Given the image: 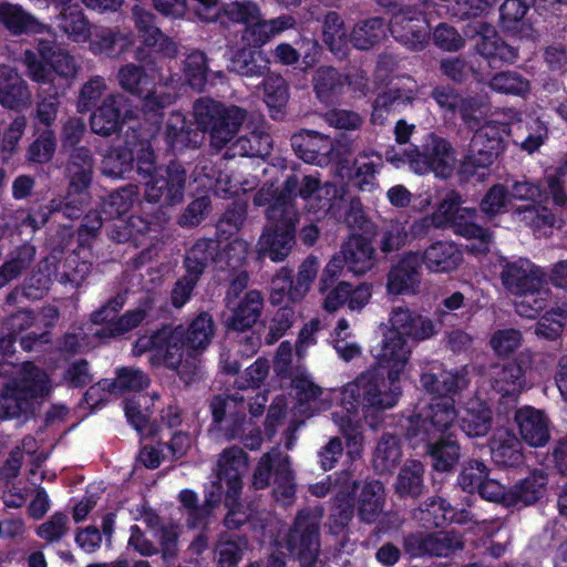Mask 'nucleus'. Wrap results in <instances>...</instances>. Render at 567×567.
Instances as JSON below:
<instances>
[{"label":"nucleus","instance_id":"obj_50","mask_svg":"<svg viewBox=\"0 0 567 567\" xmlns=\"http://www.w3.org/2000/svg\"><path fill=\"white\" fill-rule=\"evenodd\" d=\"M198 132L190 127L185 116L179 112H173L165 125V138L174 150H183L188 146H197Z\"/></svg>","mask_w":567,"mask_h":567},{"label":"nucleus","instance_id":"obj_3","mask_svg":"<svg viewBox=\"0 0 567 567\" xmlns=\"http://www.w3.org/2000/svg\"><path fill=\"white\" fill-rule=\"evenodd\" d=\"M421 383L434 398L426 409L410 420L408 434L412 440L420 436V441H431L446 434L454 423L457 413L451 395L467 385V370L447 371L439 361H432L424 368Z\"/></svg>","mask_w":567,"mask_h":567},{"label":"nucleus","instance_id":"obj_47","mask_svg":"<svg viewBox=\"0 0 567 567\" xmlns=\"http://www.w3.org/2000/svg\"><path fill=\"white\" fill-rule=\"evenodd\" d=\"M134 42L131 32L124 33L118 29L104 28L99 30L90 41V51L94 54L115 56L126 51Z\"/></svg>","mask_w":567,"mask_h":567},{"label":"nucleus","instance_id":"obj_36","mask_svg":"<svg viewBox=\"0 0 567 567\" xmlns=\"http://www.w3.org/2000/svg\"><path fill=\"white\" fill-rule=\"evenodd\" d=\"M461 430L470 437L486 435L492 426V411L478 398L471 399L457 412Z\"/></svg>","mask_w":567,"mask_h":567},{"label":"nucleus","instance_id":"obj_64","mask_svg":"<svg viewBox=\"0 0 567 567\" xmlns=\"http://www.w3.org/2000/svg\"><path fill=\"white\" fill-rule=\"evenodd\" d=\"M138 198V189L135 185H128L112 193L102 205L106 218H117L127 213Z\"/></svg>","mask_w":567,"mask_h":567},{"label":"nucleus","instance_id":"obj_53","mask_svg":"<svg viewBox=\"0 0 567 567\" xmlns=\"http://www.w3.org/2000/svg\"><path fill=\"white\" fill-rule=\"evenodd\" d=\"M384 501V487L378 482H369L363 485L359 499L358 511L360 518L365 523H373L382 513Z\"/></svg>","mask_w":567,"mask_h":567},{"label":"nucleus","instance_id":"obj_52","mask_svg":"<svg viewBox=\"0 0 567 567\" xmlns=\"http://www.w3.org/2000/svg\"><path fill=\"white\" fill-rule=\"evenodd\" d=\"M421 512L423 514L421 520L436 527L453 522L462 524L470 519L467 512H457L441 497H432L426 501L425 509Z\"/></svg>","mask_w":567,"mask_h":567},{"label":"nucleus","instance_id":"obj_48","mask_svg":"<svg viewBox=\"0 0 567 567\" xmlns=\"http://www.w3.org/2000/svg\"><path fill=\"white\" fill-rule=\"evenodd\" d=\"M425 442L435 471L447 472L457 464L461 456L460 445L451 439L450 434Z\"/></svg>","mask_w":567,"mask_h":567},{"label":"nucleus","instance_id":"obj_42","mask_svg":"<svg viewBox=\"0 0 567 567\" xmlns=\"http://www.w3.org/2000/svg\"><path fill=\"white\" fill-rule=\"evenodd\" d=\"M476 210L474 208L462 207L455 218L452 220L450 228L455 234L470 239H477V245H472L470 249L473 252H486L491 243V234L487 229L474 223Z\"/></svg>","mask_w":567,"mask_h":567},{"label":"nucleus","instance_id":"obj_9","mask_svg":"<svg viewBox=\"0 0 567 567\" xmlns=\"http://www.w3.org/2000/svg\"><path fill=\"white\" fill-rule=\"evenodd\" d=\"M223 10L230 21L247 25L243 40L255 48L262 47L296 24V20L288 14L269 20L261 19L259 7L251 1L233 2L225 6Z\"/></svg>","mask_w":567,"mask_h":567},{"label":"nucleus","instance_id":"obj_61","mask_svg":"<svg viewBox=\"0 0 567 567\" xmlns=\"http://www.w3.org/2000/svg\"><path fill=\"white\" fill-rule=\"evenodd\" d=\"M401 456L402 452L398 440L392 435H383L374 451L373 466L379 473L391 472Z\"/></svg>","mask_w":567,"mask_h":567},{"label":"nucleus","instance_id":"obj_2","mask_svg":"<svg viewBox=\"0 0 567 567\" xmlns=\"http://www.w3.org/2000/svg\"><path fill=\"white\" fill-rule=\"evenodd\" d=\"M215 333V324L210 315L199 313L189 324L187 331L183 327L173 330H163L152 338H140L134 352L137 355L152 351L151 361L153 364L163 363L175 370L179 378L190 383L198 371V360L185 350L202 351L208 347Z\"/></svg>","mask_w":567,"mask_h":567},{"label":"nucleus","instance_id":"obj_40","mask_svg":"<svg viewBox=\"0 0 567 567\" xmlns=\"http://www.w3.org/2000/svg\"><path fill=\"white\" fill-rule=\"evenodd\" d=\"M59 7L61 9L56 18L58 29L72 42L84 43L89 41L92 34L91 24L82 9L78 4L71 3Z\"/></svg>","mask_w":567,"mask_h":567},{"label":"nucleus","instance_id":"obj_55","mask_svg":"<svg viewBox=\"0 0 567 567\" xmlns=\"http://www.w3.org/2000/svg\"><path fill=\"white\" fill-rule=\"evenodd\" d=\"M130 133L126 134L124 147H115L111 150L102 161V172L104 175L121 178L133 168V148Z\"/></svg>","mask_w":567,"mask_h":567},{"label":"nucleus","instance_id":"obj_22","mask_svg":"<svg viewBox=\"0 0 567 567\" xmlns=\"http://www.w3.org/2000/svg\"><path fill=\"white\" fill-rule=\"evenodd\" d=\"M124 303V297L118 295L92 315V322L94 324H104L102 329L94 331V336L99 338L121 336L136 328L146 318L147 303H144L134 310L125 312L122 317L114 319Z\"/></svg>","mask_w":567,"mask_h":567},{"label":"nucleus","instance_id":"obj_32","mask_svg":"<svg viewBox=\"0 0 567 567\" xmlns=\"http://www.w3.org/2000/svg\"><path fill=\"white\" fill-rule=\"evenodd\" d=\"M262 296L258 290H249L240 299H229L226 305L231 312L228 326L238 331L251 328L260 317Z\"/></svg>","mask_w":567,"mask_h":567},{"label":"nucleus","instance_id":"obj_1","mask_svg":"<svg viewBox=\"0 0 567 567\" xmlns=\"http://www.w3.org/2000/svg\"><path fill=\"white\" fill-rule=\"evenodd\" d=\"M411 353L408 340L384 334L377 354L378 367L361 373L338 391L340 411L333 413V422L347 439L352 458L360 456L362 451L361 419L374 411L392 409L398 403L402 393L400 381Z\"/></svg>","mask_w":567,"mask_h":567},{"label":"nucleus","instance_id":"obj_14","mask_svg":"<svg viewBox=\"0 0 567 567\" xmlns=\"http://www.w3.org/2000/svg\"><path fill=\"white\" fill-rule=\"evenodd\" d=\"M38 54L27 50L24 64L29 76L40 84L54 81V73L69 79L76 74L78 68L74 59L63 50L55 48L51 42L39 40Z\"/></svg>","mask_w":567,"mask_h":567},{"label":"nucleus","instance_id":"obj_7","mask_svg":"<svg viewBox=\"0 0 567 567\" xmlns=\"http://www.w3.org/2000/svg\"><path fill=\"white\" fill-rule=\"evenodd\" d=\"M274 370L281 379H290L296 394V409L300 414L311 416L330 406V399L336 393L329 391L323 395V390L317 385L306 368L292 363V347L289 342H282L276 353Z\"/></svg>","mask_w":567,"mask_h":567},{"label":"nucleus","instance_id":"obj_12","mask_svg":"<svg viewBox=\"0 0 567 567\" xmlns=\"http://www.w3.org/2000/svg\"><path fill=\"white\" fill-rule=\"evenodd\" d=\"M511 204L523 202L525 204L515 207L513 215L515 220L532 227L535 230L555 227L557 219L545 206L540 205L545 192L538 183L527 179L516 181L508 192Z\"/></svg>","mask_w":567,"mask_h":567},{"label":"nucleus","instance_id":"obj_17","mask_svg":"<svg viewBox=\"0 0 567 567\" xmlns=\"http://www.w3.org/2000/svg\"><path fill=\"white\" fill-rule=\"evenodd\" d=\"M508 134L507 123L498 120L486 122L475 131L462 169L472 174L471 167L486 168L503 151V138Z\"/></svg>","mask_w":567,"mask_h":567},{"label":"nucleus","instance_id":"obj_26","mask_svg":"<svg viewBox=\"0 0 567 567\" xmlns=\"http://www.w3.org/2000/svg\"><path fill=\"white\" fill-rule=\"evenodd\" d=\"M86 255V251L81 248L79 252L71 254L65 261V270L59 274L51 271L50 267H54V262L49 258L44 259L39 265V274L33 275L31 278V286L40 292L48 290L52 281V276L63 284H71L73 287H79L91 271V264L86 260H80V254Z\"/></svg>","mask_w":567,"mask_h":567},{"label":"nucleus","instance_id":"obj_59","mask_svg":"<svg viewBox=\"0 0 567 567\" xmlns=\"http://www.w3.org/2000/svg\"><path fill=\"white\" fill-rule=\"evenodd\" d=\"M424 468L419 461H408L400 470L395 492L400 496L416 497L422 493Z\"/></svg>","mask_w":567,"mask_h":567},{"label":"nucleus","instance_id":"obj_34","mask_svg":"<svg viewBox=\"0 0 567 567\" xmlns=\"http://www.w3.org/2000/svg\"><path fill=\"white\" fill-rule=\"evenodd\" d=\"M135 28L145 45L154 48L167 56H174L177 53L176 44L165 37L154 24V16L142 8L135 6L132 9Z\"/></svg>","mask_w":567,"mask_h":567},{"label":"nucleus","instance_id":"obj_18","mask_svg":"<svg viewBox=\"0 0 567 567\" xmlns=\"http://www.w3.org/2000/svg\"><path fill=\"white\" fill-rule=\"evenodd\" d=\"M321 519L319 511H301L288 535L286 547L296 555L301 567H312L319 551L318 529Z\"/></svg>","mask_w":567,"mask_h":567},{"label":"nucleus","instance_id":"obj_63","mask_svg":"<svg viewBox=\"0 0 567 567\" xmlns=\"http://www.w3.org/2000/svg\"><path fill=\"white\" fill-rule=\"evenodd\" d=\"M492 90L503 94L525 97L530 92V82L516 71H505L489 80Z\"/></svg>","mask_w":567,"mask_h":567},{"label":"nucleus","instance_id":"obj_21","mask_svg":"<svg viewBox=\"0 0 567 567\" xmlns=\"http://www.w3.org/2000/svg\"><path fill=\"white\" fill-rule=\"evenodd\" d=\"M291 146L296 154L306 163L326 165L330 162L340 163L349 147L334 143L330 137L313 131H302L291 137Z\"/></svg>","mask_w":567,"mask_h":567},{"label":"nucleus","instance_id":"obj_49","mask_svg":"<svg viewBox=\"0 0 567 567\" xmlns=\"http://www.w3.org/2000/svg\"><path fill=\"white\" fill-rule=\"evenodd\" d=\"M0 22L14 34L40 33L44 29V25L22 7L7 2L0 3Z\"/></svg>","mask_w":567,"mask_h":567},{"label":"nucleus","instance_id":"obj_35","mask_svg":"<svg viewBox=\"0 0 567 567\" xmlns=\"http://www.w3.org/2000/svg\"><path fill=\"white\" fill-rule=\"evenodd\" d=\"M491 378L493 389L503 398L515 399L532 386L523 368L516 362L494 367Z\"/></svg>","mask_w":567,"mask_h":567},{"label":"nucleus","instance_id":"obj_15","mask_svg":"<svg viewBox=\"0 0 567 567\" xmlns=\"http://www.w3.org/2000/svg\"><path fill=\"white\" fill-rule=\"evenodd\" d=\"M244 220L245 208L241 205H237L235 209L227 212L217 225L220 239H227L226 235L231 236L238 231ZM220 244L221 240L217 243L212 239H199L196 241L185 258L186 274L198 279L209 261L219 264L217 261L218 256L215 257V252Z\"/></svg>","mask_w":567,"mask_h":567},{"label":"nucleus","instance_id":"obj_37","mask_svg":"<svg viewBox=\"0 0 567 567\" xmlns=\"http://www.w3.org/2000/svg\"><path fill=\"white\" fill-rule=\"evenodd\" d=\"M150 385L148 377L140 369L121 368L116 371L114 380L105 379L92 386L87 392V399H93L95 393L102 389L109 393L122 394L125 392H140Z\"/></svg>","mask_w":567,"mask_h":567},{"label":"nucleus","instance_id":"obj_51","mask_svg":"<svg viewBox=\"0 0 567 567\" xmlns=\"http://www.w3.org/2000/svg\"><path fill=\"white\" fill-rule=\"evenodd\" d=\"M246 399L249 400L247 405L249 408L250 413L254 416L260 415L262 413L264 408L267 402V396L265 395V393H257L254 398L250 395L244 396V395H239V393H235L234 395L227 396L226 399L215 398L212 401V412H213L214 421L221 422L224 420L225 415L227 413L230 414L233 409L237 404H240L241 408H245Z\"/></svg>","mask_w":567,"mask_h":567},{"label":"nucleus","instance_id":"obj_58","mask_svg":"<svg viewBox=\"0 0 567 567\" xmlns=\"http://www.w3.org/2000/svg\"><path fill=\"white\" fill-rule=\"evenodd\" d=\"M344 79L333 68H320L315 76V91L323 103L333 102L343 91Z\"/></svg>","mask_w":567,"mask_h":567},{"label":"nucleus","instance_id":"obj_62","mask_svg":"<svg viewBox=\"0 0 567 567\" xmlns=\"http://www.w3.org/2000/svg\"><path fill=\"white\" fill-rule=\"evenodd\" d=\"M35 249L33 246L23 245L13 251L7 261L0 267V288L18 278L33 260Z\"/></svg>","mask_w":567,"mask_h":567},{"label":"nucleus","instance_id":"obj_39","mask_svg":"<svg viewBox=\"0 0 567 567\" xmlns=\"http://www.w3.org/2000/svg\"><path fill=\"white\" fill-rule=\"evenodd\" d=\"M357 488L358 484L350 473L344 472L340 474L333 486L338 505L333 508L330 515L332 519L331 529L333 533H338V530L344 527L351 519L353 514L351 496Z\"/></svg>","mask_w":567,"mask_h":567},{"label":"nucleus","instance_id":"obj_4","mask_svg":"<svg viewBox=\"0 0 567 567\" xmlns=\"http://www.w3.org/2000/svg\"><path fill=\"white\" fill-rule=\"evenodd\" d=\"M501 280L506 290L518 296L515 308L520 317L534 318L545 308L549 298L546 274L530 260H504Z\"/></svg>","mask_w":567,"mask_h":567},{"label":"nucleus","instance_id":"obj_56","mask_svg":"<svg viewBox=\"0 0 567 567\" xmlns=\"http://www.w3.org/2000/svg\"><path fill=\"white\" fill-rule=\"evenodd\" d=\"M388 29L380 18L363 20L353 28L350 41L357 49L367 50L386 37Z\"/></svg>","mask_w":567,"mask_h":567},{"label":"nucleus","instance_id":"obj_23","mask_svg":"<svg viewBox=\"0 0 567 567\" xmlns=\"http://www.w3.org/2000/svg\"><path fill=\"white\" fill-rule=\"evenodd\" d=\"M439 327L427 317L413 312L404 306L394 307L388 319V331L384 334L423 341L437 334Z\"/></svg>","mask_w":567,"mask_h":567},{"label":"nucleus","instance_id":"obj_44","mask_svg":"<svg viewBox=\"0 0 567 567\" xmlns=\"http://www.w3.org/2000/svg\"><path fill=\"white\" fill-rule=\"evenodd\" d=\"M25 82L10 66H0V103L9 109H18L30 102Z\"/></svg>","mask_w":567,"mask_h":567},{"label":"nucleus","instance_id":"obj_5","mask_svg":"<svg viewBox=\"0 0 567 567\" xmlns=\"http://www.w3.org/2000/svg\"><path fill=\"white\" fill-rule=\"evenodd\" d=\"M50 389V379L42 369L31 362L23 363L0 394V420L33 413Z\"/></svg>","mask_w":567,"mask_h":567},{"label":"nucleus","instance_id":"obj_57","mask_svg":"<svg viewBox=\"0 0 567 567\" xmlns=\"http://www.w3.org/2000/svg\"><path fill=\"white\" fill-rule=\"evenodd\" d=\"M547 477L540 471L533 472L512 488L514 505L536 503L546 492Z\"/></svg>","mask_w":567,"mask_h":567},{"label":"nucleus","instance_id":"obj_13","mask_svg":"<svg viewBox=\"0 0 567 567\" xmlns=\"http://www.w3.org/2000/svg\"><path fill=\"white\" fill-rule=\"evenodd\" d=\"M93 159L85 147L74 148L66 165L69 188L61 205L54 206L69 218H76L87 203V188L92 181Z\"/></svg>","mask_w":567,"mask_h":567},{"label":"nucleus","instance_id":"obj_45","mask_svg":"<svg viewBox=\"0 0 567 567\" xmlns=\"http://www.w3.org/2000/svg\"><path fill=\"white\" fill-rule=\"evenodd\" d=\"M491 454L493 461L502 466H515L522 463V444L508 430L501 429L491 440Z\"/></svg>","mask_w":567,"mask_h":567},{"label":"nucleus","instance_id":"obj_29","mask_svg":"<svg viewBox=\"0 0 567 567\" xmlns=\"http://www.w3.org/2000/svg\"><path fill=\"white\" fill-rule=\"evenodd\" d=\"M421 256L406 252L391 268L388 275L386 290L391 295H414L420 284Z\"/></svg>","mask_w":567,"mask_h":567},{"label":"nucleus","instance_id":"obj_33","mask_svg":"<svg viewBox=\"0 0 567 567\" xmlns=\"http://www.w3.org/2000/svg\"><path fill=\"white\" fill-rule=\"evenodd\" d=\"M154 6L165 16L179 18L189 11L203 21H215L221 11L218 0H154Z\"/></svg>","mask_w":567,"mask_h":567},{"label":"nucleus","instance_id":"obj_11","mask_svg":"<svg viewBox=\"0 0 567 567\" xmlns=\"http://www.w3.org/2000/svg\"><path fill=\"white\" fill-rule=\"evenodd\" d=\"M248 470V455L239 446L224 450L216 464V481L207 488V503L218 506L226 496L227 503L239 497L243 477Z\"/></svg>","mask_w":567,"mask_h":567},{"label":"nucleus","instance_id":"obj_54","mask_svg":"<svg viewBox=\"0 0 567 567\" xmlns=\"http://www.w3.org/2000/svg\"><path fill=\"white\" fill-rule=\"evenodd\" d=\"M228 69L244 76H260L268 69V59L260 50L243 49L230 59Z\"/></svg>","mask_w":567,"mask_h":567},{"label":"nucleus","instance_id":"obj_60","mask_svg":"<svg viewBox=\"0 0 567 567\" xmlns=\"http://www.w3.org/2000/svg\"><path fill=\"white\" fill-rule=\"evenodd\" d=\"M252 138L254 141H256V145H248L250 138H248L247 136H240L228 147L226 156L261 157L269 154V151L271 148V138L269 134L261 131H255L252 132Z\"/></svg>","mask_w":567,"mask_h":567},{"label":"nucleus","instance_id":"obj_25","mask_svg":"<svg viewBox=\"0 0 567 567\" xmlns=\"http://www.w3.org/2000/svg\"><path fill=\"white\" fill-rule=\"evenodd\" d=\"M419 94L417 83L408 76L391 82L386 91L378 95L373 104L371 121L382 125L391 112H400L415 101Z\"/></svg>","mask_w":567,"mask_h":567},{"label":"nucleus","instance_id":"obj_31","mask_svg":"<svg viewBox=\"0 0 567 567\" xmlns=\"http://www.w3.org/2000/svg\"><path fill=\"white\" fill-rule=\"evenodd\" d=\"M515 422L528 445L542 447L549 441V420L543 411L525 405L516 411Z\"/></svg>","mask_w":567,"mask_h":567},{"label":"nucleus","instance_id":"obj_46","mask_svg":"<svg viewBox=\"0 0 567 567\" xmlns=\"http://www.w3.org/2000/svg\"><path fill=\"white\" fill-rule=\"evenodd\" d=\"M179 81L171 79L168 83H158L143 99L142 112L146 121L157 124L161 110L172 104L177 96Z\"/></svg>","mask_w":567,"mask_h":567},{"label":"nucleus","instance_id":"obj_6","mask_svg":"<svg viewBox=\"0 0 567 567\" xmlns=\"http://www.w3.org/2000/svg\"><path fill=\"white\" fill-rule=\"evenodd\" d=\"M344 194L343 188H338L334 184H321L319 178L313 175L303 176L299 183L295 176L288 177L285 182V188L280 194L270 187H262L255 196V204L258 206L276 203L277 199H286L288 205L293 208L292 199L297 195L306 203V208L315 214L328 213L338 200H341Z\"/></svg>","mask_w":567,"mask_h":567},{"label":"nucleus","instance_id":"obj_19","mask_svg":"<svg viewBox=\"0 0 567 567\" xmlns=\"http://www.w3.org/2000/svg\"><path fill=\"white\" fill-rule=\"evenodd\" d=\"M275 472V495L279 499H290L295 494V482L290 468L289 457L278 449H274L260 458L252 476V485L256 489H262L269 485L270 475Z\"/></svg>","mask_w":567,"mask_h":567},{"label":"nucleus","instance_id":"obj_24","mask_svg":"<svg viewBox=\"0 0 567 567\" xmlns=\"http://www.w3.org/2000/svg\"><path fill=\"white\" fill-rule=\"evenodd\" d=\"M393 38L411 50L424 48L429 38V23L421 11L410 7L395 12L389 23Z\"/></svg>","mask_w":567,"mask_h":567},{"label":"nucleus","instance_id":"obj_30","mask_svg":"<svg viewBox=\"0 0 567 567\" xmlns=\"http://www.w3.org/2000/svg\"><path fill=\"white\" fill-rule=\"evenodd\" d=\"M337 164L339 174L348 176L360 190L371 192L378 186L377 175L382 167L380 154L363 151L355 157L352 167L346 166L342 161Z\"/></svg>","mask_w":567,"mask_h":567},{"label":"nucleus","instance_id":"obj_28","mask_svg":"<svg viewBox=\"0 0 567 567\" xmlns=\"http://www.w3.org/2000/svg\"><path fill=\"white\" fill-rule=\"evenodd\" d=\"M502 117L503 123L507 125L517 121L514 142L529 154L536 152L548 137L547 124L537 116L528 115L525 120H520L517 111L508 109L503 111Z\"/></svg>","mask_w":567,"mask_h":567},{"label":"nucleus","instance_id":"obj_8","mask_svg":"<svg viewBox=\"0 0 567 567\" xmlns=\"http://www.w3.org/2000/svg\"><path fill=\"white\" fill-rule=\"evenodd\" d=\"M267 205L268 223L257 243V254L259 258L269 257L278 262L282 261L292 248L297 212L285 198Z\"/></svg>","mask_w":567,"mask_h":567},{"label":"nucleus","instance_id":"obj_41","mask_svg":"<svg viewBox=\"0 0 567 567\" xmlns=\"http://www.w3.org/2000/svg\"><path fill=\"white\" fill-rule=\"evenodd\" d=\"M462 260L461 250L452 241H436L421 256L431 272H447L454 270Z\"/></svg>","mask_w":567,"mask_h":567},{"label":"nucleus","instance_id":"obj_43","mask_svg":"<svg viewBox=\"0 0 567 567\" xmlns=\"http://www.w3.org/2000/svg\"><path fill=\"white\" fill-rule=\"evenodd\" d=\"M124 97L121 94L107 95L102 105L93 113L91 117V128L95 134L109 136L115 133L120 127L121 106Z\"/></svg>","mask_w":567,"mask_h":567},{"label":"nucleus","instance_id":"obj_16","mask_svg":"<svg viewBox=\"0 0 567 567\" xmlns=\"http://www.w3.org/2000/svg\"><path fill=\"white\" fill-rule=\"evenodd\" d=\"M409 167L419 175L430 172L436 177L447 178L455 167V155L451 144L436 135H429L423 152L411 148L406 154Z\"/></svg>","mask_w":567,"mask_h":567},{"label":"nucleus","instance_id":"obj_10","mask_svg":"<svg viewBox=\"0 0 567 567\" xmlns=\"http://www.w3.org/2000/svg\"><path fill=\"white\" fill-rule=\"evenodd\" d=\"M194 116L202 130L210 131L212 145L220 150L234 138L245 113L237 106L225 107L212 99L203 97L194 104Z\"/></svg>","mask_w":567,"mask_h":567},{"label":"nucleus","instance_id":"obj_27","mask_svg":"<svg viewBox=\"0 0 567 567\" xmlns=\"http://www.w3.org/2000/svg\"><path fill=\"white\" fill-rule=\"evenodd\" d=\"M405 549L412 556L425 554L435 556H447L456 549L462 548L463 542L453 532H436L431 534L417 533L405 539Z\"/></svg>","mask_w":567,"mask_h":567},{"label":"nucleus","instance_id":"obj_20","mask_svg":"<svg viewBox=\"0 0 567 567\" xmlns=\"http://www.w3.org/2000/svg\"><path fill=\"white\" fill-rule=\"evenodd\" d=\"M145 186V198L150 203L162 206H174L184 198L186 171L176 162H172L164 169H158Z\"/></svg>","mask_w":567,"mask_h":567},{"label":"nucleus","instance_id":"obj_38","mask_svg":"<svg viewBox=\"0 0 567 567\" xmlns=\"http://www.w3.org/2000/svg\"><path fill=\"white\" fill-rule=\"evenodd\" d=\"M347 268L354 275H363L375 265V250L371 241L362 236H351L340 250Z\"/></svg>","mask_w":567,"mask_h":567}]
</instances>
